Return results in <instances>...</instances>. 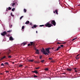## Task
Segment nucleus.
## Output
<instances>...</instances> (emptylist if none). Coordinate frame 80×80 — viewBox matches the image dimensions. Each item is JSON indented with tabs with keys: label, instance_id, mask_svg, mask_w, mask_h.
Masks as SVG:
<instances>
[{
	"label": "nucleus",
	"instance_id": "ea45409f",
	"mask_svg": "<svg viewBox=\"0 0 80 80\" xmlns=\"http://www.w3.org/2000/svg\"><path fill=\"white\" fill-rule=\"evenodd\" d=\"M62 43H60L59 42H58L57 44H61Z\"/></svg>",
	"mask_w": 80,
	"mask_h": 80
},
{
	"label": "nucleus",
	"instance_id": "2eb2a0df",
	"mask_svg": "<svg viewBox=\"0 0 80 80\" xmlns=\"http://www.w3.org/2000/svg\"><path fill=\"white\" fill-rule=\"evenodd\" d=\"M15 5V3L14 2L12 4V6H13V7H14Z\"/></svg>",
	"mask_w": 80,
	"mask_h": 80
},
{
	"label": "nucleus",
	"instance_id": "de8ad7c7",
	"mask_svg": "<svg viewBox=\"0 0 80 80\" xmlns=\"http://www.w3.org/2000/svg\"><path fill=\"white\" fill-rule=\"evenodd\" d=\"M32 23H30V25H32Z\"/></svg>",
	"mask_w": 80,
	"mask_h": 80
},
{
	"label": "nucleus",
	"instance_id": "72a5a7b5",
	"mask_svg": "<svg viewBox=\"0 0 80 80\" xmlns=\"http://www.w3.org/2000/svg\"><path fill=\"white\" fill-rule=\"evenodd\" d=\"M59 50V49L58 48H57V49L56 50H55V51H58V50Z\"/></svg>",
	"mask_w": 80,
	"mask_h": 80
},
{
	"label": "nucleus",
	"instance_id": "39448f33",
	"mask_svg": "<svg viewBox=\"0 0 80 80\" xmlns=\"http://www.w3.org/2000/svg\"><path fill=\"white\" fill-rule=\"evenodd\" d=\"M46 53H50V50L48 48H46Z\"/></svg>",
	"mask_w": 80,
	"mask_h": 80
},
{
	"label": "nucleus",
	"instance_id": "0e129e2a",
	"mask_svg": "<svg viewBox=\"0 0 80 80\" xmlns=\"http://www.w3.org/2000/svg\"><path fill=\"white\" fill-rule=\"evenodd\" d=\"M51 62H53V61H51Z\"/></svg>",
	"mask_w": 80,
	"mask_h": 80
},
{
	"label": "nucleus",
	"instance_id": "864d4df0",
	"mask_svg": "<svg viewBox=\"0 0 80 80\" xmlns=\"http://www.w3.org/2000/svg\"><path fill=\"white\" fill-rule=\"evenodd\" d=\"M53 13H55V11H53Z\"/></svg>",
	"mask_w": 80,
	"mask_h": 80
},
{
	"label": "nucleus",
	"instance_id": "13d9d810",
	"mask_svg": "<svg viewBox=\"0 0 80 80\" xmlns=\"http://www.w3.org/2000/svg\"><path fill=\"white\" fill-rule=\"evenodd\" d=\"M34 49H36V48L35 47H34Z\"/></svg>",
	"mask_w": 80,
	"mask_h": 80
},
{
	"label": "nucleus",
	"instance_id": "6e6552de",
	"mask_svg": "<svg viewBox=\"0 0 80 80\" xmlns=\"http://www.w3.org/2000/svg\"><path fill=\"white\" fill-rule=\"evenodd\" d=\"M67 70L68 72H71L72 71V69L68 68H67Z\"/></svg>",
	"mask_w": 80,
	"mask_h": 80
},
{
	"label": "nucleus",
	"instance_id": "423d86ee",
	"mask_svg": "<svg viewBox=\"0 0 80 80\" xmlns=\"http://www.w3.org/2000/svg\"><path fill=\"white\" fill-rule=\"evenodd\" d=\"M30 43L31 44V46H33V47H34L35 45V44L33 42H30Z\"/></svg>",
	"mask_w": 80,
	"mask_h": 80
},
{
	"label": "nucleus",
	"instance_id": "c9c22d12",
	"mask_svg": "<svg viewBox=\"0 0 80 80\" xmlns=\"http://www.w3.org/2000/svg\"><path fill=\"white\" fill-rule=\"evenodd\" d=\"M39 68H40L39 67L36 68H35L36 69H37V70H38V69H39Z\"/></svg>",
	"mask_w": 80,
	"mask_h": 80
},
{
	"label": "nucleus",
	"instance_id": "4468645a",
	"mask_svg": "<svg viewBox=\"0 0 80 80\" xmlns=\"http://www.w3.org/2000/svg\"><path fill=\"white\" fill-rule=\"evenodd\" d=\"M30 23V22L28 21H27L25 23V24H28Z\"/></svg>",
	"mask_w": 80,
	"mask_h": 80
},
{
	"label": "nucleus",
	"instance_id": "7c9ffc66",
	"mask_svg": "<svg viewBox=\"0 0 80 80\" xmlns=\"http://www.w3.org/2000/svg\"><path fill=\"white\" fill-rule=\"evenodd\" d=\"M11 58L12 56H8V58Z\"/></svg>",
	"mask_w": 80,
	"mask_h": 80
},
{
	"label": "nucleus",
	"instance_id": "f704fd0d",
	"mask_svg": "<svg viewBox=\"0 0 80 80\" xmlns=\"http://www.w3.org/2000/svg\"><path fill=\"white\" fill-rule=\"evenodd\" d=\"M25 28V27H24V26H23L22 27V30H23V29H24V28Z\"/></svg>",
	"mask_w": 80,
	"mask_h": 80
},
{
	"label": "nucleus",
	"instance_id": "2f4dec72",
	"mask_svg": "<svg viewBox=\"0 0 80 80\" xmlns=\"http://www.w3.org/2000/svg\"><path fill=\"white\" fill-rule=\"evenodd\" d=\"M1 66H5V65H4V64H3V63H1Z\"/></svg>",
	"mask_w": 80,
	"mask_h": 80
},
{
	"label": "nucleus",
	"instance_id": "7ed1b4c3",
	"mask_svg": "<svg viewBox=\"0 0 80 80\" xmlns=\"http://www.w3.org/2000/svg\"><path fill=\"white\" fill-rule=\"evenodd\" d=\"M51 24H52V25H54V26H55V25H56V22H55V20H51Z\"/></svg>",
	"mask_w": 80,
	"mask_h": 80
},
{
	"label": "nucleus",
	"instance_id": "20e7f679",
	"mask_svg": "<svg viewBox=\"0 0 80 80\" xmlns=\"http://www.w3.org/2000/svg\"><path fill=\"white\" fill-rule=\"evenodd\" d=\"M7 32L5 31H4L2 33H1V35H2V36H4L5 35H7Z\"/></svg>",
	"mask_w": 80,
	"mask_h": 80
},
{
	"label": "nucleus",
	"instance_id": "9d476101",
	"mask_svg": "<svg viewBox=\"0 0 80 80\" xmlns=\"http://www.w3.org/2000/svg\"><path fill=\"white\" fill-rule=\"evenodd\" d=\"M32 72L33 73H36V74L38 73V72L37 70H35L34 71H32Z\"/></svg>",
	"mask_w": 80,
	"mask_h": 80
},
{
	"label": "nucleus",
	"instance_id": "a18cd8bd",
	"mask_svg": "<svg viewBox=\"0 0 80 80\" xmlns=\"http://www.w3.org/2000/svg\"><path fill=\"white\" fill-rule=\"evenodd\" d=\"M11 16H13V15H12V13H11Z\"/></svg>",
	"mask_w": 80,
	"mask_h": 80
},
{
	"label": "nucleus",
	"instance_id": "f257e3e1",
	"mask_svg": "<svg viewBox=\"0 0 80 80\" xmlns=\"http://www.w3.org/2000/svg\"><path fill=\"white\" fill-rule=\"evenodd\" d=\"M50 22H47L46 24L45 25V26L46 27H52L53 26V25L52 24H50Z\"/></svg>",
	"mask_w": 80,
	"mask_h": 80
},
{
	"label": "nucleus",
	"instance_id": "338daca9",
	"mask_svg": "<svg viewBox=\"0 0 80 80\" xmlns=\"http://www.w3.org/2000/svg\"><path fill=\"white\" fill-rule=\"evenodd\" d=\"M1 54V53H0V54Z\"/></svg>",
	"mask_w": 80,
	"mask_h": 80
},
{
	"label": "nucleus",
	"instance_id": "f8f14e48",
	"mask_svg": "<svg viewBox=\"0 0 80 80\" xmlns=\"http://www.w3.org/2000/svg\"><path fill=\"white\" fill-rule=\"evenodd\" d=\"M58 10H56L55 11V12L58 15Z\"/></svg>",
	"mask_w": 80,
	"mask_h": 80
},
{
	"label": "nucleus",
	"instance_id": "8fccbe9b",
	"mask_svg": "<svg viewBox=\"0 0 80 80\" xmlns=\"http://www.w3.org/2000/svg\"><path fill=\"white\" fill-rule=\"evenodd\" d=\"M75 72H77V70H75Z\"/></svg>",
	"mask_w": 80,
	"mask_h": 80
},
{
	"label": "nucleus",
	"instance_id": "58836bf2",
	"mask_svg": "<svg viewBox=\"0 0 80 80\" xmlns=\"http://www.w3.org/2000/svg\"><path fill=\"white\" fill-rule=\"evenodd\" d=\"M43 26H44V25H40L39 26V27H43Z\"/></svg>",
	"mask_w": 80,
	"mask_h": 80
},
{
	"label": "nucleus",
	"instance_id": "b1692460",
	"mask_svg": "<svg viewBox=\"0 0 80 80\" xmlns=\"http://www.w3.org/2000/svg\"><path fill=\"white\" fill-rule=\"evenodd\" d=\"M9 27H10L11 28H12V25L10 24L9 25Z\"/></svg>",
	"mask_w": 80,
	"mask_h": 80
},
{
	"label": "nucleus",
	"instance_id": "e2e57ef3",
	"mask_svg": "<svg viewBox=\"0 0 80 80\" xmlns=\"http://www.w3.org/2000/svg\"><path fill=\"white\" fill-rule=\"evenodd\" d=\"M78 6H80V4L78 5Z\"/></svg>",
	"mask_w": 80,
	"mask_h": 80
},
{
	"label": "nucleus",
	"instance_id": "3c124183",
	"mask_svg": "<svg viewBox=\"0 0 80 80\" xmlns=\"http://www.w3.org/2000/svg\"><path fill=\"white\" fill-rule=\"evenodd\" d=\"M0 75H3V73H0Z\"/></svg>",
	"mask_w": 80,
	"mask_h": 80
},
{
	"label": "nucleus",
	"instance_id": "c756f323",
	"mask_svg": "<svg viewBox=\"0 0 80 80\" xmlns=\"http://www.w3.org/2000/svg\"><path fill=\"white\" fill-rule=\"evenodd\" d=\"M23 16H21L20 18V20H21V19H22V18H23Z\"/></svg>",
	"mask_w": 80,
	"mask_h": 80
},
{
	"label": "nucleus",
	"instance_id": "bf43d9fd",
	"mask_svg": "<svg viewBox=\"0 0 80 80\" xmlns=\"http://www.w3.org/2000/svg\"><path fill=\"white\" fill-rule=\"evenodd\" d=\"M7 36H9V34H8V35H7Z\"/></svg>",
	"mask_w": 80,
	"mask_h": 80
},
{
	"label": "nucleus",
	"instance_id": "603ef678",
	"mask_svg": "<svg viewBox=\"0 0 80 80\" xmlns=\"http://www.w3.org/2000/svg\"><path fill=\"white\" fill-rule=\"evenodd\" d=\"M62 43H66V42H63Z\"/></svg>",
	"mask_w": 80,
	"mask_h": 80
},
{
	"label": "nucleus",
	"instance_id": "49530a36",
	"mask_svg": "<svg viewBox=\"0 0 80 80\" xmlns=\"http://www.w3.org/2000/svg\"><path fill=\"white\" fill-rule=\"evenodd\" d=\"M6 73H8V72H9V71H6Z\"/></svg>",
	"mask_w": 80,
	"mask_h": 80
},
{
	"label": "nucleus",
	"instance_id": "79ce46f5",
	"mask_svg": "<svg viewBox=\"0 0 80 80\" xmlns=\"http://www.w3.org/2000/svg\"><path fill=\"white\" fill-rule=\"evenodd\" d=\"M79 54H78V55H77V56L76 57H78V56H79Z\"/></svg>",
	"mask_w": 80,
	"mask_h": 80
},
{
	"label": "nucleus",
	"instance_id": "680f3d73",
	"mask_svg": "<svg viewBox=\"0 0 80 80\" xmlns=\"http://www.w3.org/2000/svg\"><path fill=\"white\" fill-rule=\"evenodd\" d=\"M52 50H53V48H52Z\"/></svg>",
	"mask_w": 80,
	"mask_h": 80
},
{
	"label": "nucleus",
	"instance_id": "1a4fd4ad",
	"mask_svg": "<svg viewBox=\"0 0 80 80\" xmlns=\"http://www.w3.org/2000/svg\"><path fill=\"white\" fill-rule=\"evenodd\" d=\"M9 40L12 41L13 40V38L12 37H10L9 38Z\"/></svg>",
	"mask_w": 80,
	"mask_h": 80
},
{
	"label": "nucleus",
	"instance_id": "a878e982",
	"mask_svg": "<svg viewBox=\"0 0 80 80\" xmlns=\"http://www.w3.org/2000/svg\"><path fill=\"white\" fill-rule=\"evenodd\" d=\"M22 44L23 45V46H24V45H26L27 43H22Z\"/></svg>",
	"mask_w": 80,
	"mask_h": 80
},
{
	"label": "nucleus",
	"instance_id": "6e6d98bb",
	"mask_svg": "<svg viewBox=\"0 0 80 80\" xmlns=\"http://www.w3.org/2000/svg\"><path fill=\"white\" fill-rule=\"evenodd\" d=\"M33 26H32V28H33Z\"/></svg>",
	"mask_w": 80,
	"mask_h": 80
},
{
	"label": "nucleus",
	"instance_id": "c03bdc74",
	"mask_svg": "<svg viewBox=\"0 0 80 80\" xmlns=\"http://www.w3.org/2000/svg\"><path fill=\"white\" fill-rule=\"evenodd\" d=\"M48 48V49H49V50H50L51 49V48Z\"/></svg>",
	"mask_w": 80,
	"mask_h": 80
},
{
	"label": "nucleus",
	"instance_id": "412c9836",
	"mask_svg": "<svg viewBox=\"0 0 80 80\" xmlns=\"http://www.w3.org/2000/svg\"><path fill=\"white\" fill-rule=\"evenodd\" d=\"M49 60H53V58H48Z\"/></svg>",
	"mask_w": 80,
	"mask_h": 80
},
{
	"label": "nucleus",
	"instance_id": "69168bd1",
	"mask_svg": "<svg viewBox=\"0 0 80 80\" xmlns=\"http://www.w3.org/2000/svg\"><path fill=\"white\" fill-rule=\"evenodd\" d=\"M37 62V63H39V62Z\"/></svg>",
	"mask_w": 80,
	"mask_h": 80
},
{
	"label": "nucleus",
	"instance_id": "dca6fc26",
	"mask_svg": "<svg viewBox=\"0 0 80 80\" xmlns=\"http://www.w3.org/2000/svg\"><path fill=\"white\" fill-rule=\"evenodd\" d=\"M6 57L5 56H4L3 57H2V58H1V60H3V59H4V58H6Z\"/></svg>",
	"mask_w": 80,
	"mask_h": 80
},
{
	"label": "nucleus",
	"instance_id": "9b49d317",
	"mask_svg": "<svg viewBox=\"0 0 80 80\" xmlns=\"http://www.w3.org/2000/svg\"><path fill=\"white\" fill-rule=\"evenodd\" d=\"M36 53L37 54H39V51H38V50H37L36 51Z\"/></svg>",
	"mask_w": 80,
	"mask_h": 80
},
{
	"label": "nucleus",
	"instance_id": "4d7b16f0",
	"mask_svg": "<svg viewBox=\"0 0 80 80\" xmlns=\"http://www.w3.org/2000/svg\"><path fill=\"white\" fill-rule=\"evenodd\" d=\"M62 74H65V73H62Z\"/></svg>",
	"mask_w": 80,
	"mask_h": 80
},
{
	"label": "nucleus",
	"instance_id": "393cba45",
	"mask_svg": "<svg viewBox=\"0 0 80 80\" xmlns=\"http://www.w3.org/2000/svg\"><path fill=\"white\" fill-rule=\"evenodd\" d=\"M33 27L34 28H37V25H35L33 26Z\"/></svg>",
	"mask_w": 80,
	"mask_h": 80
},
{
	"label": "nucleus",
	"instance_id": "f03ea898",
	"mask_svg": "<svg viewBox=\"0 0 80 80\" xmlns=\"http://www.w3.org/2000/svg\"><path fill=\"white\" fill-rule=\"evenodd\" d=\"M41 51L42 52L43 54L45 55H49L48 53H47V52H46V51L45 50V49L43 48H42V49L41 50Z\"/></svg>",
	"mask_w": 80,
	"mask_h": 80
},
{
	"label": "nucleus",
	"instance_id": "bb28decb",
	"mask_svg": "<svg viewBox=\"0 0 80 80\" xmlns=\"http://www.w3.org/2000/svg\"><path fill=\"white\" fill-rule=\"evenodd\" d=\"M28 47H29V46H31V44H30V43L28 44Z\"/></svg>",
	"mask_w": 80,
	"mask_h": 80
},
{
	"label": "nucleus",
	"instance_id": "cd10ccee",
	"mask_svg": "<svg viewBox=\"0 0 80 80\" xmlns=\"http://www.w3.org/2000/svg\"><path fill=\"white\" fill-rule=\"evenodd\" d=\"M44 62V60H42V61H41V62H42V63H43Z\"/></svg>",
	"mask_w": 80,
	"mask_h": 80
},
{
	"label": "nucleus",
	"instance_id": "f3484780",
	"mask_svg": "<svg viewBox=\"0 0 80 80\" xmlns=\"http://www.w3.org/2000/svg\"><path fill=\"white\" fill-rule=\"evenodd\" d=\"M44 70L46 71H48V68H45Z\"/></svg>",
	"mask_w": 80,
	"mask_h": 80
},
{
	"label": "nucleus",
	"instance_id": "473e14b6",
	"mask_svg": "<svg viewBox=\"0 0 80 80\" xmlns=\"http://www.w3.org/2000/svg\"><path fill=\"white\" fill-rule=\"evenodd\" d=\"M24 12H25V13H26V9H24Z\"/></svg>",
	"mask_w": 80,
	"mask_h": 80
},
{
	"label": "nucleus",
	"instance_id": "a211bd4d",
	"mask_svg": "<svg viewBox=\"0 0 80 80\" xmlns=\"http://www.w3.org/2000/svg\"><path fill=\"white\" fill-rule=\"evenodd\" d=\"M12 31L11 30H9V31H8L7 32L8 33H10V32H11Z\"/></svg>",
	"mask_w": 80,
	"mask_h": 80
},
{
	"label": "nucleus",
	"instance_id": "aec40b11",
	"mask_svg": "<svg viewBox=\"0 0 80 80\" xmlns=\"http://www.w3.org/2000/svg\"><path fill=\"white\" fill-rule=\"evenodd\" d=\"M33 60H29L28 62H33Z\"/></svg>",
	"mask_w": 80,
	"mask_h": 80
},
{
	"label": "nucleus",
	"instance_id": "ddd939ff",
	"mask_svg": "<svg viewBox=\"0 0 80 80\" xmlns=\"http://www.w3.org/2000/svg\"><path fill=\"white\" fill-rule=\"evenodd\" d=\"M4 64L5 65H9V64H8V62H5Z\"/></svg>",
	"mask_w": 80,
	"mask_h": 80
},
{
	"label": "nucleus",
	"instance_id": "e433bc0d",
	"mask_svg": "<svg viewBox=\"0 0 80 80\" xmlns=\"http://www.w3.org/2000/svg\"><path fill=\"white\" fill-rule=\"evenodd\" d=\"M61 47H63V45H60Z\"/></svg>",
	"mask_w": 80,
	"mask_h": 80
},
{
	"label": "nucleus",
	"instance_id": "4c0bfd02",
	"mask_svg": "<svg viewBox=\"0 0 80 80\" xmlns=\"http://www.w3.org/2000/svg\"><path fill=\"white\" fill-rule=\"evenodd\" d=\"M38 76H36V75H34V78H36Z\"/></svg>",
	"mask_w": 80,
	"mask_h": 80
},
{
	"label": "nucleus",
	"instance_id": "37998d69",
	"mask_svg": "<svg viewBox=\"0 0 80 80\" xmlns=\"http://www.w3.org/2000/svg\"><path fill=\"white\" fill-rule=\"evenodd\" d=\"M58 48L59 49V48H61V47L59 46V47H58Z\"/></svg>",
	"mask_w": 80,
	"mask_h": 80
},
{
	"label": "nucleus",
	"instance_id": "09e8293b",
	"mask_svg": "<svg viewBox=\"0 0 80 80\" xmlns=\"http://www.w3.org/2000/svg\"><path fill=\"white\" fill-rule=\"evenodd\" d=\"M12 64H14V62H12Z\"/></svg>",
	"mask_w": 80,
	"mask_h": 80
},
{
	"label": "nucleus",
	"instance_id": "052dcab7",
	"mask_svg": "<svg viewBox=\"0 0 80 80\" xmlns=\"http://www.w3.org/2000/svg\"><path fill=\"white\" fill-rule=\"evenodd\" d=\"M37 32H37V31H36V33H37Z\"/></svg>",
	"mask_w": 80,
	"mask_h": 80
},
{
	"label": "nucleus",
	"instance_id": "6ab92c4d",
	"mask_svg": "<svg viewBox=\"0 0 80 80\" xmlns=\"http://www.w3.org/2000/svg\"><path fill=\"white\" fill-rule=\"evenodd\" d=\"M76 60H79V58L78 57H76Z\"/></svg>",
	"mask_w": 80,
	"mask_h": 80
},
{
	"label": "nucleus",
	"instance_id": "c85d7f7f",
	"mask_svg": "<svg viewBox=\"0 0 80 80\" xmlns=\"http://www.w3.org/2000/svg\"><path fill=\"white\" fill-rule=\"evenodd\" d=\"M22 66H23V65L21 64L20 65H19V67H22Z\"/></svg>",
	"mask_w": 80,
	"mask_h": 80
},
{
	"label": "nucleus",
	"instance_id": "4be33fe9",
	"mask_svg": "<svg viewBox=\"0 0 80 80\" xmlns=\"http://www.w3.org/2000/svg\"><path fill=\"white\" fill-rule=\"evenodd\" d=\"M15 8H13L12 9V12H14L15 11Z\"/></svg>",
	"mask_w": 80,
	"mask_h": 80
},
{
	"label": "nucleus",
	"instance_id": "0eeeda50",
	"mask_svg": "<svg viewBox=\"0 0 80 80\" xmlns=\"http://www.w3.org/2000/svg\"><path fill=\"white\" fill-rule=\"evenodd\" d=\"M10 10H12V8L10 7H9L8 8L6 9V11H8Z\"/></svg>",
	"mask_w": 80,
	"mask_h": 80
},
{
	"label": "nucleus",
	"instance_id": "5fc2aeb1",
	"mask_svg": "<svg viewBox=\"0 0 80 80\" xmlns=\"http://www.w3.org/2000/svg\"><path fill=\"white\" fill-rule=\"evenodd\" d=\"M76 69H77V68H75L74 69V70H76Z\"/></svg>",
	"mask_w": 80,
	"mask_h": 80
},
{
	"label": "nucleus",
	"instance_id": "5701e85b",
	"mask_svg": "<svg viewBox=\"0 0 80 80\" xmlns=\"http://www.w3.org/2000/svg\"><path fill=\"white\" fill-rule=\"evenodd\" d=\"M77 38H74V39H72V41H73V40H76V39H77Z\"/></svg>",
	"mask_w": 80,
	"mask_h": 80
},
{
	"label": "nucleus",
	"instance_id": "a19ab883",
	"mask_svg": "<svg viewBox=\"0 0 80 80\" xmlns=\"http://www.w3.org/2000/svg\"><path fill=\"white\" fill-rule=\"evenodd\" d=\"M42 56H40V59H42Z\"/></svg>",
	"mask_w": 80,
	"mask_h": 80
}]
</instances>
